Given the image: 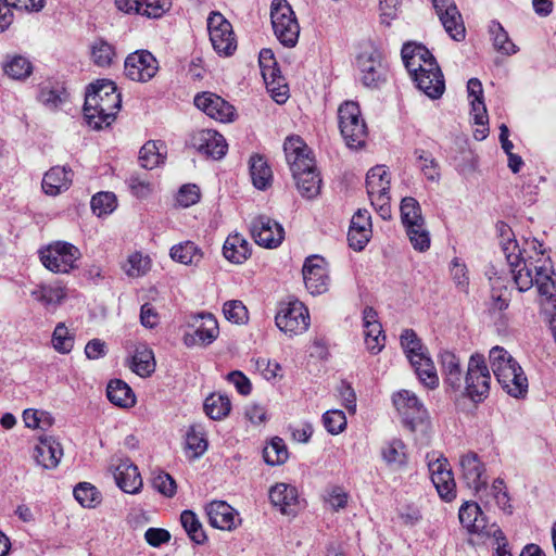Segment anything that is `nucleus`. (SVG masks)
<instances>
[{
    "label": "nucleus",
    "mask_w": 556,
    "mask_h": 556,
    "mask_svg": "<svg viewBox=\"0 0 556 556\" xmlns=\"http://www.w3.org/2000/svg\"><path fill=\"white\" fill-rule=\"evenodd\" d=\"M258 64L267 91L277 103H285L289 98V88L277 66L274 52L270 49L261 50Z\"/></svg>",
    "instance_id": "f8f14e48"
},
{
    "label": "nucleus",
    "mask_w": 556,
    "mask_h": 556,
    "mask_svg": "<svg viewBox=\"0 0 556 556\" xmlns=\"http://www.w3.org/2000/svg\"><path fill=\"white\" fill-rule=\"evenodd\" d=\"M382 459L390 466H404L406 465V454L404 452V444L400 440H393L387 443L381 448Z\"/></svg>",
    "instance_id": "6e6d98bb"
},
{
    "label": "nucleus",
    "mask_w": 556,
    "mask_h": 556,
    "mask_svg": "<svg viewBox=\"0 0 556 556\" xmlns=\"http://www.w3.org/2000/svg\"><path fill=\"white\" fill-rule=\"evenodd\" d=\"M193 326L195 327L194 332L184 336V343L187 346H207L212 344L219 334L217 319L210 313L198 315Z\"/></svg>",
    "instance_id": "4be33fe9"
},
{
    "label": "nucleus",
    "mask_w": 556,
    "mask_h": 556,
    "mask_svg": "<svg viewBox=\"0 0 556 556\" xmlns=\"http://www.w3.org/2000/svg\"><path fill=\"white\" fill-rule=\"evenodd\" d=\"M340 132L351 149L365 146L368 135L366 123L362 116L359 105L355 101H345L338 109Z\"/></svg>",
    "instance_id": "423d86ee"
},
{
    "label": "nucleus",
    "mask_w": 556,
    "mask_h": 556,
    "mask_svg": "<svg viewBox=\"0 0 556 556\" xmlns=\"http://www.w3.org/2000/svg\"><path fill=\"white\" fill-rule=\"evenodd\" d=\"M366 188L368 194H378L390 190V174L384 166H375L367 173Z\"/></svg>",
    "instance_id": "49530a36"
},
{
    "label": "nucleus",
    "mask_w": 556,
    "mask_h": 556,
    "mask_svg": "<svg viewBox=\"0 0 556 556\" xmlns=\"http://www.w3.org/2000/svg\"><path fill=\"white\" fill-rule=\"evenodd\" d=\"M490 33L493 38V46L498 52L507 55L517 52L516 45L509 39L507 31L500 23L493 22L490 26Z\"/></svg>",
    "instance_id": "603ef678"
},
{
    "label": "nucleus",
    "mask_w": 556,
    "mask_h": 556,
    "mask_svg": "<svg viewBox=\"0 0 556 556\" xmlns=\"http://www.w3.org/2000/svg\"><path fill=\"white\" fill-rule=\"evenodd\" d=\"M441 370L445 384L454 392H463V377L460 359L450 351L440 354Z\"/></svg>",
    "instance_id": "c756f323"
},
{
    "label": "nucleus",
    "mask_w": 556,
    "mask_h": 556,
    "mask_svg": "<svg viewBox=\"0 0 556 556\" xmlns=\"http://www.w3.org/2000/svg\"><path fill=\"white\" fill-rule=\"evenodd\" d=\"M492 371L504 391L513 397L521 399L528 393V378L515 359L503 346H493L489 352Z\"/></svg>",
    "instance_id": "20e7f679"
},
{
    "label": "nucleus",
    "mask_w": 556,
    "mask_h": 556,
    "mask_svg": "<svg viewBox=\"0 0 556 556\" xmlns=\"http://www.w3.org/2000/svg\"><path fill=\"white\" fill-rule=\"evenodd\" d=\"M155 358L151 348L146 343H138L129 361V368L141 378L150 377L155 370Z\"/></svg>",
    "instance_id": "f704fd0d"
},
{
    "label": "nucleus",
    "mask_w": 556,
    "mask_h": 556,
    "mask_svg": "<svg viewBox=\"0 0 556 556\" xmlns=\"http://www.w3.org/2000/svg\"><path fill=\"white\" fill-rule=\"evenodd\" d=\"M323 422L330 434H339L346 428L345 414L340 409H329L323 415Z\"/></svg>",
    "instance_id": "680f3d73"
},
{
    "label": "nucleus",
    "mask_w": 556,
    "mask_h": 556,
    "mask_svg": "<svg viewBox=\"0 0 556 556\" xmlns=\"http://www.w3.org/2000/svg\"><path fill=\"white\" fill-rule=\"evenodd\" d=\"M283 151L291 172L304 166H313L315 163L311 150L299 136L288 137Z\"/></svg>",
    "instance_id": "cd10ccee"
},
{
    "label": "nucleus",
    "mask_w": 556,
    "mask_h": 556,
    "mask_svg": "<svg viewBox=\"0 0 556 556\" xmlns=\"http://www.w3.org/2000/svg\"><path fill=\"white\" fill-rule=\"evenodd\" d=\"M431 1L444 29L451 38L457 41L463 40L465 38V26L454 0Z\"/></svg>",
    "instance_id": "5701e85b"
},
{
    "label": "nucleus",
    "mask_w": 556,
    "mask_h": 556,
    "mask_svg": "<svg viewBox=\"0 0 556 556\" xmlns=\"http://www.w3.org/2000/svg\"><path fill=\"white\" fill-rule=\"evenodd\" d=\"M190 144L200 153L211 156L214 160L222 159L226 154L228 147L225 138L212 129L194 131L191 135Z\"/></svg>",
    "instance_id": "b1692460"
},
{
    "label": "nucleus",
    "mask_w": 556,
    "mask_h": 556,
    "mask_svg": "<svg viewBox=\"0 0 556 556\" xmlns=\"http://www.w3.org/2000/svg\"><path fill=\"white\" fill-rule=\"evenodd\" d=\"M122 98L112 80L100 79L91 84L85 98L84 116L94 130L110 126L121 109Z\"/></svg>",
    "instance_id": "7ed1b4c3"
},
{
    "label": "nucleus",
    "mask_w": 556,
    "mask_h": 556,
    "mask_svg": "<svg viewBox=\"0 0 556 556\" xmlns=\"http://www.w3.org/2000/svg\"><path fill=\"white\" fill-rule=\"evenodd\" d=\"M350 495L343 486L333 485L326 491L325 502L334 511L346 507Z\"/></svg>",
    "instance_id": "69168bd1"
},
{
    "label": "nucleus",
    "mask_w": 556,
    "mask_h": 556,
    "mask_svg": "<svg viewBox=\"0 0 556 556\" xmlns=\"http://www.w3.org/2000/svg\"><path fill=\"white\" fill-rule=\"evenodd\" d=\"M296 188L302 197L313 199L317 197L321 188V178L316 168L313 166H304L292 172Z\"/></svg>",
    "instance_id": "c85d7f7f"
},
{
    "label": "nucleus",
    "mask_w": 556,
    "mask_h": 556,
    "mask_svg": "<svg viewBox=\"0 0 556 556\" xmlns=\"http://www.w3.org/2000/svg\"><path fill=\"white\" fill-rule=\"evenodd\" d=\"M371 237V220L367 210H358L351 219L348 241L355 251L363 250Z\"/></svg>",
    "instance_id": "bb28decb"
},
{
    "label": "nucleus",
    "mask_w": 556,
    "mask_h": 556,
    "mask_svg": "<svg viewBox=\"0 0 556 556\" xmlns=\"http://www.w3.org/2000/svg\"><path fill=\"white\" fill-rule=\"evenodd\" d=\"M357 65L362 73V81L367 87H377L381 80V53L371 40L361 45Z\"/></svg>",
    "instance_id": "2eb2a0df"
},
{
    "label": "nucleus",
    "mask_w": 556,
    "mask_h": 556,
    "mask_svg": "<svg viewBox=\"0 0 556 556\" xmlns=\"http://www.w3.org/2000/svg\"><path fill=\"white\" fill-rule=\"evenodd\" d=\"M116 208V198L112 192H99L91 199V210L98 216L111 214Z\"/></svg>",
    "instance_id": "13d9d810"
},
{
    "label": "nucleus",
    "mask_w": 556,
    "mask_h": 556,
    "mask_svg": "<svg viewBox=\"0 0 556 556\" xmlns=\"http://www.w3.org/2000/svg\"><path fill=\"white\" fill-rule=\"evenodd\" d=\"M460 523L470 533L479 534L483 538H502V530L495 523L489 525L481 507L476 502L464 503L458 513Z\"/></svg>",
    "instance_id": "4468645a"
},
{
    "label": "nucleus",
    "mask_w": 556,
    "mask_h": 556,
    "mask_svg": "<svg viewBox=\"0 0 556 556\" xmlns=\"http://www.w3.org/2000/svg\"><path fill=\"white\" fill-rule=\"evenodd\" d=\"M401 53L417 88L430 99H440L445 91V81L431 52L422 45L405 43Z\"/></svg>",
    "instance_id": "f03ea898"
},
{
    "label": "nucleus",
    "mask_w": 556,
    "mask_h": 556,
    "mask_svg": "<svg viewBox=\"0 0 556 556\" xmlns=\"http://www.w3.org/2000/svg\"><path fill=\"white\" fill-rule=\"evenodd\" d=\"M269 500L283 515H291L299 502L298 490L287 483H277L269 490Z\"/></svg>",
    "instance_id": "2f4dec72"
},
{
    "label": "nucleus",
    "mask_w": 556,
    "mask_h": 556,
    "mask_svg": "<svg viewBox=\"0 0 556 556\" xmlns=\"http://www.w3.org/2000/svg\"><path fill=\"white\" fill-rule=\"evenodd\" d=\"M250 176L253 186L258 190H266L271 186L273 172L267 161L261 155H252L249 161Z\"/></svg>",
    "instance_id": "4c0bfd02"
},
{
    "label": "nucleus",
    "mask_w": 556,
    "mask_h": 556,
    "mask_svg": "<svg viewBox=\"0 0 556 556\" xmlns=\"http://www.w3.org/2000/svg\"><path fill=\"white\" fill-rule=\"evenodd\" d=\"M401 345L409 363L428 353L416 332L405 329L401 334Z\"/></svg>",
    "instance_id": "09e8293b"
},
{
    "label": "nucleus",
    "mask_w": 556,
    "mask_h": 556,
    "mask_svg": "<svg viewBox=\"0 0 556 556\" xmlns=\"http://www.w3.org/2000/svg\"><path fill=\"white\" fill-rule=\"evenodd\" d=\"M164 144L160 141H148L140 149L139 162L147 169H153L164 162Z\"/></svg>",
    "instance_id": "a18cd8bd"
},
{
    "label": "nucleus",
    "mask_w": 556,
    "mask_h": 556,
    "mask_svg": "<svg viewBox=\"0 0 556 556\" xmlns=\"http://www.w3.org/2000/svg\"><path fill=\"white\" fill-rule=\"evenodd\" d=\"M194 105L211 118L220 123L233 121L235 108L213 92H202L194 97Z\"/></svg>",
    "instance_id": "412c9836"
},
{
    "label": "nucleus",
    "mask_w": 556,
    "mask_h": 556,
    "mask_svg": "<svg viewBox=\"0 0 556 556\" xmlns=\"http://www.w3.org/2000/svg\"><path fill=\"white\" fill-rule=\"evenodd\" d=\"M151 267V260L141 253L135 252L130 254L123 268L127 276L137 278L146 275Z\"/></svg>",
    "instance_id": "5fc2aeb1"
},
{
    "label": "nucleus",
    "mask_w": 556,
    "mask_h": 556,
    "mask_svg": "<svg viewBox=\"0 0 556 556\" xmlns=\"http://www.w3.org/2000/svg\"><path fill=\"white\" fill-rule=\"evenodd\" d=\"M251 233L255 242L266 249H275L285 239L283 227L275 219L260 215L251 224Z\"/></svg>",
    "instance_id": "f3484780"
},
{
    "label": "nucleus",
    "mask_w": 556,
    "mask_h": 556,
    "mask_svg": "<svg viewBox=\"0 0 556 556\" xmlns=\"http://www.w3.org/2000/svg\"><path fill=\"white\" fill-rule=\"evenodd\" d=\"M491 376L482 354L470 356L463 383V392L476 403L482 402L490 392Z\"/></svg>",
    "instance_id": "1a4fd4ad"
},
{
    "label": "nucleus",
    "mask_w": 556,
    "mask_h": 556,
    "mask_svg": "<svg viewBox=\"0 0 556 556\" xmlns=\"http://www.w3.org/2000/svg\"><path fill=\"white\" fill-rule=\"evenodd\" d=\"M263 456L270 466L281 465L288 459V450L282 439L274 438L264 448Z\"/></svg>",
    "instance_id": "864d4df0"
},
{
    "label": "nucleus",
    "mask_w": 556,
    "mask_h": 556,
    "mask_svg": "<svg viewBox=\"0 0 556 556\" xmlns=\"http://www.w3.org/2000/svg\"><path fill=\"white\" fill-rule=\"evenodd\" d=\"M180 522L189 539L195 544H203L207 536L197 515L191 510H184L180 515Z\"/></svg>",
    "instance_id": "de8ad7c7"
},
{
    "label": "nucleus",
    "mask_w": 556,
    "mask_h": 556,
    "mask_svg": "<svg viewBox=\"0 0 556 556\" xmlns=\"http://www.w3.org/2000/svg\"><path fill=\"white\" fill-rule=\"evenodd\" d=\"M169 256L173 261L186 266H199L204 257L202 249L192 241L179 242L170 248Z\"/></svg>",
    "instance_id": "e433bc0d"
},
{
    "label": "nucleus",
    "mask_w": 556,
    "mask_h": 556,
    "mask_svg": "<svg viewBox=\"0 0 556 556\" xmlns=\"http://www.w3.org/2000/svg\"><path fill=\"white\" fill-rule=\"evenodd\" d=\"M89 50L91 61L98 67H110L117 56L115 47L103 38L94 39Z\"/></svg>",
    "instance_id": "ea45409f"
},
{
    "label": "nucleus",
    "mask_w": 556,
    "mask_h": 556,
    "mask_svg": "<svg viewBox=\"0 0 556 556\" xmlns=\"http://www.w3.org/2000/svg\"><path fill=\"white\" fill-rule=\"evenodd\" d=\"M73 173L61 166L50 168L43 176L42 190L46 194L55 197L67 190L72 184Z\"/></svg>",
    "instance_id": "473e14b6"
},
{
    "label": "nucleus",
    "mask_w": 556,
    "mask_h": 556,
    "mask_svg": "<svg viewBox=\"0 0 556 556\" xmlns=\"http://www.w3.org/2000/svg\"><path fill=\"white\" fill-rule=\"evenodd\" d=\"M208 523L222 531H233L241 526L239 513L225 501H212L205 506Z\"/></svg>",
    "instance_id": "aec40b11"
},
{
    "label": "nucleus",
    "mask_w": 556,
    "mask_h": 556,
    "mask_svg": "<svg viewBox=\"0 0 556 556\" xmlns=\"http://www.w3.org/2000/svg\"><path fill=\"white\" fill-rule=\"evenodd\" d=\"M429 471L439 496L445 502H452L456 497V482L448 460L440 457L430 462Z\"/></svg>",
    "instance_id": "a211bd4d"
},
{
    "label": "nucleus",
    "mask_w": 556,
    "mask_h": 556,
    "mask_svg": "<svg viewBox=\"0 0 556 556\" xmlns=\"http://www.w3.org/2000/svg\"><path fill=\"white\" fill-rule=\"evenodd\" d=\"M275 321L280 331L293 338L305 333L309 327V313L307 307L299 300L282 303Z\"/></svg>",
    "instance_id": "9d476101"
},
{
    "label": "nucleus",
    "mask_w": 556,
    "mask_h": 556,
    "mask_svg": "<svg viewBox=\"0 0 556 556\" xmlns=\"http://www.w3.org/2000/svg\"><path fill=\"white\" fill-rule=\"evenodd\" d=\"M170 7V0H141L140 15L159 18L169 11Z\"/></svg>",
    "instance_id": "e2e57ef3"
},
{
    "label": "nucleus",
    "mask_w": 556,
    "mask_h": 556,
    "mask_svg": "<svg viewBox=\"0 0 556 556\" xmlns=\"http://www.w3.org/2000/svg\"><path fill=\"white\" fill-rule=\"evenodd\" d=\"M223 254L227 261L242 264L251 255L250 243L241 233H230L224 242Z\"/></svg>",
    "instance_id": "c9c22d12"
},
{
    "label": "nucleus",
    "mask_w": 556,
    "mask_h": 556,
    "mask_svg": "<svg viewBox=\"0 0 556 556\" xmlns=\"http://www.w3.org/2000/svg\"><path fill=\"white\" fill-rule=\"evenodd\" d=\"M63 455L59 442L52 438L40 439L34 448V458L36 463L45 469H54Z\"/></svg>",
    "instance_id": "7c9ffc66"
},
{
    "label": "nucleus",
    "mask_w": 556,
    "mask_h": 556,
    "mask_svg": "<svg viewBox=\"0 0 556 556\" xmlns=\"http://www.w3.org/2000/svg\"><path fill=\"white\" fill-rule=\"evenodd\" d=\"M42 265L54 274H68L78 268L80 250L67 241H54L39 251Z\"/></svg>",
    "instance_id": "0eeeda50"
},
{
    "label": "nucleus",
    "mask_w": 556,
    "mask_h": 556,
    "mask_svg": "<svg viewBox=\"0 0 556 556\" xmlns=\"http://www.w3.org/2000/svg\"><path fill=\"white\" fill-rule=\"evenodd\" d=\"M152 484L156 491L166 497H173L176 494V482L173 477L166 472L155 475Z\"/></svg>",
    "instance_id": "774afa93"
},
{
    "label": "nucleus",
    "mask_w": 556,
    "mask_h": 556,
    "mask_svg": "<svg viewBox=\"0 0 556 556\" xmlns=\"http://www.w3.org/2000/svg\"><path fill=\"white\" fill-rule=\"evenodd\" d=\"M363 327L367 350L372 354H378L384 348L386 336L378 320L377 312L372 307L367 306L363 311Z\"/></svg>",
    "instance_id": "a878e982"
},
{
    "label": "nucleus",
    "mask_w": 556,
    "mask_h": 556,
    "mask_svg": "<svg viewBox=\"0 0 556 556\" xmlns=\"http://www.w3.org/2000/svg\"><path fill=\"white\" fill-rule=\"evenodd\" d=\"M417 153L419 168L424 173L425 177L432 182H438L440 179V169L435 160L428 152L420 151Z\"/></svg>",
    "instance_id": "0e129e2a"
},
{
    "label": "nucleus",
    "mask_w": 556,
    "mask_h": 556,
    "mask_svg": "<svg viewBox=\"0 0 556 556\" xmlns=\"http://www.w3.org/2000/svg\"><path fill=\"white\" fill-rule=\"evenodd\" d=\"M223 313L225 318L236 325H243L249 319L245 305L239 300H230L224 303Z\"/></svg>",
    "instance_id": "4d7b16f0"
},
{
    "label": "nucleus",
    "mask_w": 556,
    "mask_h": 556,
    "mask_svg": "<svg viewBox=\"0 0 556 556\" xmlns=\"http://www.w3.org/2000/svg\"><path fill=\"white\" fill-rule=\"evenodd\" d=\"M460 478L475 492L485 490L488 475L485 465L475 452L468 451L459 456Z\"/></svg>",
    "instance_id": "dca6fc26"
},
{
    "label": "nucleus",
    "mask_w": 556,
    "mask_h": 556,
    "mask_svg": "<svg viewBox=\"0 0 556 556\" xmlns=\"http://www.w3.org/2000/svg\"><path fill=\"white\" fill-rule=\"evenodd\" d=\"M207 30L213 49L219 56H230L237 50V39L231 24L225 16L213 11L207 17Z\"/></svg>",
    "instance_id": "9b49d317"
},
{
    "label": "nucleus",
    "mask_w": 556,
    "mask_h": 556,
    "mask_svg": "<svg viewBox=\"0 0 556 556\" xmlns=\"http://www.w3.org/2000/svg\"><path fill=\"white\" fill-rule=\"evenodd\" d=\"M503 253L511 267L514 281L520 292L530 290L534 285L541 296L556 302V282L549 277V268L546 262L542 265H533L532 256H522V252L516 240L507 238L501 241Z\"/></svg>",
    "instance_id": "f257e3e1"
},
{
    "label": "nucleus",
    "mask_w": 556,
    "mask_h": 556,
    "mask_svg": "<svg viewBox=\"0 0 556 556\" xmlns=\"http://www.w3.org/2000/svg\"><path fill=\"white\" fill-rule=\"evenodd\" d=\"M302 271L305 287L311 294L318 295L328 290L329 276L323 257L317 255L307 257Z\"/></svg>",
    "instance_id": "6ab92c4d"
},
{
    "label": "nucleus",
    "mask_w": 556,
    "mask_h": 556,
    "mask_svg": "<svg viewBox=\"0 0 556 556\" xmlns=\"http://www.w3.org/2000/svg\"><path fill=\"white\" fill-rule=\"evenodd\" d=\"M186 445L187 448L192 453V457L198 458L202 456L207 450V440L200 429L191 427L187 432Z\"/></svg>",
    "instance_id": "bf43d9fd"
},
{
    "label": "nucleus",
    "mask_w": 556,
    "mask_h": 556,
    "mask_svg": "<svg viewBox=\"0 0 556 556\" xmlns=\"http://www.w3.org/2000/svg\"><path fill=\"white\" fill-rule=\"evenodd\" d=\"M488 495L492 496L496 506L505 513L511 514L510 498L503 479L497 478L493 481Z\"/></svg>",
    "instance_id": "052dcab7"
},
{
    "label": "nucleus",
    "mask_w": 556,
    "mask_h": 556,
    "mask_svg": "<svg viewBox=\"0 0 556 556\" xmlns=\"http://www.w3.org/2000/svg\"><path fill=\"white\" fill-rule=\"evenodd\" d=\"M159 72L156 58L148 50L129 53L124 62L125 76L136 83H147Z\"/></svg>",
    "instance_id": "ddd939ff"
},
{
    "label": "nucleus",
    "mask_w": 556,
    "mask_h": 556,
    "mask_svg": "<svg viewBox=\"0 0 556 556\" xmlns=\"http://www.w3.org/2000/svg\"><path fill=\"white\" fill-rule=\"evenodd\" d=\"M75 344V332L64 324L59 323L51 336V345L60 354H70Z\"/></svg>",
    "instance_id": "c03bdc74"
},
{
    "label": "nucleus",
    "mask_w": 556,
    "mask_h": 556,
    "mask_svg": "<svg viewBox=\"0 0 556 556\" xmlns=\"http://www.w3.org/2000/svg\"><path fill=\"white\" fill-rule=\"evenodd\" d=\"M400 212L402 224L413 248L419 252L429 250L430 233L426 227L418 201L412 197L404 198L401 202Z\"/></svg>",
    "instance_id": "39448f33"
},
{
    "label": "nucleus",
    "mask_w": 556,
    "mask_h": 556,
    "mask_svg": "<svg viewBox=\"0 0 556 556\" xmlns=\"http://www.w3.org/2000/svg\"><path fill=\"white\" fill-rule=\"evenodd\" d=\"M31 296L45 306H56L67 298V289L61 283L40 285L31 291Z\"/></svg>",
    "instance_id": "79ce46f5"
},
{
    "label": "nucleus",
    "mask_w": 556,
    "mask_h": 556,
    "mask_svg": "<svg viewBox=\"0 0 556 556\" xmlns=\"http://www.w3.org/2000/svg\"><path fill=\"white\" fill-rule=\"evenodd\" d=\"M206 415L214 420H223L231 410V401L226 394L212 393L204 401Z\"/></svg>",
    "instance_id": "37998d69"
},
{
    "label": "nucleus",
    "mask_w": 556,
    "mask_h": 556,
    "mask_svg": "<svg viewBox=\"0 0 556 556\" xmlns=\"http://www.w3.org/2000/svg\"><path fill=\"white\" fill-rule=\"evenodd\" d=\"M392 400L397 412L406 419L422 418L426 413L424 404L412 391L401 390L393 395Z\"/></svg>",
    "instance_id": "72a5a7b5"
},
{
    "label": "nucleus",
    "mask_w": 556,
    "mask_h": 556,
    "mask_svg": "<svg viewBox=\"0 0 556 556\" xmlns=\"http://www.w3.org/2000/svg\"><path fill=\"white\" fill-rule=\"evenodd\" d=\"M419 381L428 389H437L439 387V376L435 366L428 355H421L417 359L410 362Z\"/></svg>",
    "instance_id": "a19ab883"
},
{
    "label": "nucleus",
    "mask_w": 556,
    "mask_h": 556,
    "mask_svg": "<svg viewBox=\"0 0 556 556\" xmlns=\"http://www.w3.org/2000/svg\"><path fill=\"white\" fill-rule=\"evenodd\" d=\"M109 401L119 407L129 408L136 404V396L131 388L123 380L115 379L106 388Z\"/></svg>",
    "instance_id": "58836bf2"
},
{
    "label": "nucleus",
    "mask_w": 556,
    "mask_h": 556,
    "mask_svg": "<svg viewBox=\"0 0 556 556\" xmlns=\"http://www.w3.org/2000/svg\"><path fill=\"white\" fill-rule=\"evenodd\" d=\"M74 497L83 506L87 508H94L101 502L99 491L88 482H80L74 489Z\"/></svg>",
    "instance_id": "3c124183"
},
{
    "label": "nucleus",
    "mask_w": 556,
    "mask_h": 556,
    "mask_svg": "<svg viewBox=\"0 0 556 556\" xmlns=\"http://www.w3.org/2000/svg\"><path fill=\"white\" fill-rule=\"evenodd\" d=\"M3 70L10 78L22 80L31 74L33 65L28 59L14 55L5 62Z\"/></svg>",
    "instance_id": "8fccbe9b"
},
{
    "label": "nucleus",
    "mask_w": 556,
    "mask_h": 556,
    "mask_svg": "<svg viewBox=\"0 0 556 556\" xmlns=\"http://www.w3.org/2000/svg\"><path fill=\"white\" fill-rule=\"evenodd\" d=\"M40 101L49 109H58L67 100V93L63 88L48 89L43 88L39 96Z\"/></svg>",
    "instance_id": "338daca9"
},
{
    "label": "nucleus",
    "mask_w": 556,
    "mask_h": 556,
    "mask_svg": "<svg viewBox=\"0 0 556 556\" xmlns=\"http://www.w3.org/2000/svg\"><path fill=\"white\" fill-rule=\"evenodd\" d=\"M113 468L115 482L121 490L129 494H137L141 491L142 478L138 467L129 458H118Z\"/></svg>",
    "instance_id": "393cba45"
},
{
    "label": "nucleus",
    "mask_w": 556,
    "mask_h": 556,
    "mask_svg": "<svg viewBox=\"0 0 556 556\" xmlns=\"http://www.w3.org/2000/svg\"><path fill=\"white\" fill-rule=\"evenodd\" d=\"M270 20L274 34L279 42L287 48L294 47L299 40L300 25L287 0L273 1Z\"/></svg>",
    "instance_id": "6e6552de"
}]
</instances>
